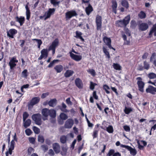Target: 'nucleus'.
Returning a JSON list of instances; mask_svg holds the SVG:
<instances>
[{"label": "nucleus", "mask_w": 156, "mask_h": 156, "mask_svg": "<svg viewBox=\"0 0 156 156\" xmlns=\"http://www.w3.org/2000/svg\"><path fill=\"white\" fill-rule=\"evenodd\" d=\"M130 20V16L128 15L123 20H120L116 21L115 23L117 26L119 27H126L129 23Z\"/></svg>", "instance_id": "1"}, {"label": "nucleus", "mask_w": 156, "mask_h": 156, "mask_svg": "<svg viewBox=\"0 0 156 156\" xmlns=\"http://www.w3.org/2000/svg\"><path fill=\"white\" fill-rule=\"evenodd\" d=\"M41 117V115L39 113L33 114L31 116L32 120L34 121L35 123L39 126L42 124Z\"/></svg>", "instance_id": "2"}, {"label": "nucleus", "mask_w": 156, "mask_h": 156, "mask_svg": "<svg viewBox=\"0 0 156 156\" xmlns=\"http://www.w3.org/2000/svg\"><path fill=\"white\" fill-rule=\"evenodd\" d=\"M78 15L77 13L75 10L68 11L65 13V18L66 20H70L72 17L76 16Z\"/></svg>", "instance_id": "3"}, {"label": "nucleus", "mask_w": 156, "mask_h": 156, "mask_svg": "<svg viewBox=\"0 0 156 156\" xmlns=\"http://www.w3.org/2000/svg\"><path fill=\"white\" fill-rule=\"evenodd\" d=\"M138 80L137 84L138 85V89L141 92H143L144 91V88L145 85L144 83L142 81V78L140 77L136 78Z\"/></svg>", "instance_id": "4"}, {"label": "nucleus", "mask_w": 156, "mask_h": 156, "mask_svg": "<svg viewBox=\"0 0 156 156\" xmlns=\"http://www.w3.org/2000/svg\"><path fill=\"white\" fill-rule=\"evenodd\" d=\"M120 147H121L125 148L130 151V154L133 155H135L136 154V150L133 148L132 147L128 145L121 144Z\"/></svg>", "instance_id": "5"}, {"label": "nucleus", "mask_w": 156, "mask_h": 156, "mask_svg": "<svg viewBox=\"0 0 156 156\" xmlns=\"http://www.w3.org/2000/svg\"><path fill=\"white\" fill-rule=\"evenodd\" d=\"M101 19L102 18L101 16L99 15L97 16L96 22L97 25V29L98 30H100L101 27Z\"/></svg>", "instance_id": "6"}, {"label": "nucleus", "mask_w": 156, "mask_h": 156, "mask_svg": "<svg viewBox=\"0 0 156 156\" xmlns=\"http://www.w3.org/2000/svg\"><path fill=\"white\" fill-rule=\"evenodd\" d=\"M103 40L104 42L108 46L109 48L115 50V49L111 46V40L110 38L106 37H104L103 39Z\"/></svg>", "instance_id": "7"}, {"label": "nucleus", "mask_w": 156, "mask_h": 156, "mask_svg": "<svg viewBox=\"0 0 156 156\" xmlns=\"http://www.w3.org/2000/svg\"><path fill=\"white\" fill-rule=\"evenodd\" d=\"M17 30L14 29L9 30V31L7 32V36L10 38H13L14 36L17 33Z\"/></svg>", "instance_id": "8"}, {"label": "nucleus", "mask_w": 156, "mask_h": 156, "mask_svg": "<svg viewBox=\"0 0 156 156\" xmlns=\"http://www.w3.org/2000/svg\"><path fill=\"white\" fill-rule=\"evenodd\" d=\"M146 91L147 93H150L152 94H154L156 92V88L152 86L149 85L146 89Z\"/></svg>", "instance_id": "9"}, {"label": "nucleus", "mask_w": 156, "mask_h": 156, "mask_svg": "<svg viewBox=\"0 0 156 156\" xmlns=\"http://www.w3.org/2000/svg\"><path fill=\"white\" fill-rule=\"evenodd\" d=\"M41 55L38 58V60H41L43 58H46L48 55L47 49H43L41 51Z\"/></svg>", "instance_id": "10"}, {"label": "nucleus", "mask_w": 156, "mask_h": 156, "mask_svg": "<svg viewBox=\"0 0 156 156\" xmlns=\"http://www.w3.org/2000/svg\"><path fill=\"white\" fill-rule=\"evenodd\" d=\"M55 8L51 9H48V11L45 12V14H46V16L45 17L44 20H45L49 18L51 15L54 13L55 11Z\"/></svg>", "instance_id": "11"}, {"label": "nucleus", "mask_w": 156, "mask_h": 156, "mask_svg": "<svg viewBox=\"0 0 156 156\" xmlns=\"http://www.w3.org/2000/svg\"><path fill=\"white\" fill-rule=\"evenodd\" d=\"M73 123V121L72 119H68L65 122V127L66 128H70L72 127Z\"/></svg>", "instance_id": "12"}, {"label": "nucleus", "mask_w": 156, "mask_h": 156, "mask_svg": "<svg viewBox=\"0 0 156 156\" xmlns=\"http://www.w3.org/2000/svg\"><path fill=\"white\" fill-rule=\"evenodd\" d=\"M70 55L72 59L77 62L80 61L82 58L81 55H75L72 52H70Z\"/></svg>", "instance_id": "13"}, {"label": "nucleus", "mask_w": 156, "mask_h": 156, "mask_svg": "<svg viewBox=\"0 0 156 156\" xmlns=\"http://www.w3.org/2000/svg\"><path fill=\"white\" fill-rule=\"evenodd\" d=\"M49 109L47 108H44L42 109L41 113L44 118H43L44 120L47 119V117L48 115Z\"/></svg>", "instance_id": "14"}, {"label": "nucleus", "mask_w": 156, "mask_h": 156, "mask_svg": "<svg viewBox=\"0 0 156 156\" xmlns=\"http://www.w3.org/2000/svg\"><path fill=\"white\" fill-rule=\"evenodd\" d=\"M53 148L56 154L58 153L60 151V147L59 144L57 143H54L52 144Z\"/></svg>", "instance_id": "15"}, {"label": "nucleus", "mask_w": 156, "mask_h": 156, "mask_svg": "<svg viewBox=\"0 0 156 156\" xmlns=\"http://www.w3.org/2000/svg\"><path fill=\"white\" fill-rule=\"evenodd\" d=\"M58 44V39H55L52 43L51 44L49 48V50H50L53 49H55L56 47Z\"/></svg>", "instance_id": "16"}, {"label": "nucleus", "mask_w": 156, "mask_h": 156, "mask_svg": "<svg viewBox=\"0 0 156 156\" xmlns=\"http://www.w3.org/2000/svg\"><path fill=\"white\" fill-rule=\"evenodd\" d=\"M75 83L76 86L79 89L83 87V84L82 80L79 78H77L75 80Z\"/></svg>", "instance_id": "17"}, {"label": "nucleus", "mask_w": 156, "mask_h": 156, "mask_svg": "<svg viewBox=\"0 0 156 156\" xmlns=\"http://www.w3.org/2000/svg\"><path fill=\"white\" fill-rule=\"evenodd\" d=\"M15 19L16 21L20 23V26H22L24 22L25 18L23 16H20L19 17L17 16L15 18Z\"/></svg>", "instance_id": "18"}, {"label": "nucleus", "mask_w": 156, "mask_h": 156, "mask_svg": "<svg viewBox=\"0 0 156 156\" xmlns=\"http://www.w3.org/2000/svg\"><path fill=\"white\" fill-rule=\"evenodd\" d=\"M40 99L38 97H35L33 98L31 100L29 105L30 106H33L35 104L38 103L40 101Z\"/></svg>", "instance_id": "19"}, {"label": "nucleus", "mask_w": 156, "mask_h": 156, "mask_svg": "<svg viewBox=\"0 0 156 156\" xmlns=\"http://www.w3.org/2000/svg\"><path fill=\"white\" fill-rule=\"evenodd\" d=\"M148 28V25L147 23H142L139 25V30L142 31L146 30Z\"/></svg>", "instance_id": "20"}, {"label": "nucleus", "mask_w": 156, "mask_h": 156, "mask_svg": "<svg viewBox=\"0 0 156 156\" xmlns=\"http://www.w3.org/2000/svg\"><path fill=\"white\" fill-rule=\"evenodd\" d=\"M48 115L52 118H55L56 116V111L53 109L49 110Z\"/></svg>", "instance_id": "21"}, {"label": "nucleus", "mask_w": 156, "mask_h": 156, "mask_svg": "<svg viewBox=\"0 0 156 156\" xmlns=\"http://www.w3.org/2000/svg\"><path fill=\"white\" fill-rule=\"evenodd\" d=\"M57 100L55 98L51 99L48 103V105L50 107H54L56 105Z\"/></svg>", "instance_id": "22"}, {"label": "nucleus", "mask_w": 156, "mask_h": 156, "mask_svg": "<svg viewBox=\"0 0 156 156\" xmlns=\"http://www.w3.org/2000/svg\"><path fill=\"white\" fill-rule=\"evenodd\" d=\"M28 3L25 6V8L26 9V15L27 17V19L29 20L30 16V10L28 8Z\"/></svg>", "instance_id": "23"}, {"label": "nucleus", "mask_w": 156, "mask_h": 156, "mask_svg": "<svg viewBox=\"0 0 156 156\" xmlns=\"http://www.w3.org/2000/svg\"><path fill=\"white\" fill-rule=\"evenodd\" d=\"M93 10V9L92 6L89 4L88 6L86 7L85 9V11L87 14L89 16Z\"/></svg>", "instance_id": "24"}, {"label": "nucleus", "mask_w": 156, "mask_h": 156, "mask_svg": "<svg viewBox=\"0 0 156 156\" xmlns=\"http://www.w3.org/2000/svg\"><path fill=\"white\" fill-rule=\"evenodd\" d=\"M76 36H75V37L80 39L83 41H84V39L81 36V35H82V33L81 32L76 31Z\"/></svg>", "instance_id": "25"}, {"label": "nucleus", "mask_w": 156, "mask_h": 156, "mask_svg": "<svg viewBox=\"0 0 156 156\" xmlns=\"http://www.w3.org/2000/svg\"><path fill=\"white\" fill-rule=\"evenodd\" d=\"M121 4L123 7L126 9H128L129 7V3L126 0H122L121 2Z\"/></svg>", "instance_id": "26"}, {"label": "nucleus", "mask_w": 156, "mask_h": 156, "mask_svg": "<svg viewBox=\"0 0 156 156\" xmlns=\"http://www.w3.org/2000/svg\"><path fill=\"white\" fill-rule=\"evenodd\" d=\"M154 33V36H156V25H154L151 28V30L149 33V35L151 36L152 34Z\"/></svg>", "instance_id": "27"}, {"label": "nucleus", "mask_w": 156, "mask_h": 156, "mask_svg": "<svg viewBox=\"0 0 156 156\" xmlns=\"http://www.w3.org/2000/svg\"><path fill=\"white\" fill-rule=\"evenodd\" d=\"M55 69L57 73H60L63 70V67L61 65H58L56 66L54 68Z\"/></svg>", "instance_id": "28"}, {"label": "nucleus", "mask_w": 156, "mask_h": 156, "mask_svg": "<svg viewBox=\"0 0 156 156\" xmlns=\"http://www.w3.org/2000/svg\"><path fill=\"white\" fill-rule=\"evenodd\" d=\"M23 122V126L25 128H26L30 125L31 123V120L30 119H28L27 120H26L25 122Z\"/></svg>", "instance_id": "29"}, {"label": "nucleus", "mask_w": 156, "mask_h": 156, "mask_svg": "<svg viewBox=\"0 0 156 156\" xmlns=\"http://www.w3.org/2000/svg\"><path fill=\"white\" fill-rule=\"evenodd\" d=\"M138 16L141 19H144L146 17V14L143 11H141L138 14Z\"/></svg>", "instance_id": "30"}, {"label": "nucleus", "mask_w": 156, "mask_h": 156, "mask_svg": "<svg viewBox=\"0 0 156 156\" xmlns=\"http://www.w3.org/2000/svg\"><path fill=\"white\" fill-rule=\"evenodd\" d=\"M73 71L71 70H67L64 74L65 76L66 77H69L73 74Z\"/></svg>", "instance_id": "31"}, {"label": "nucleus", "mask_w": 156, "mask_h": 156, "mask_svg": "<svg viewBox=\"0 0 156 156\" xmlns=\"http://www.w3.org/2000/svg\"><path fill=\"white\" fill-rule=\"evenodd\" d=\"M113 66L114 68L116 70H120L122 69V67L118 63H114Z\"/></svg>", "instance_id": "32"}, {"label": "nucleus", "mask_w": 156, "mask_h": 156, "mask_svg": "<svg viewBox=\"0 0 156 156\" xmlns=\"http://www.w3.org/2000/svg\"><path fill=\"white\" fill-rule=\"evenodd\" d=\"M60 141L63 144L66 143L67 141V137L66 136L63 135L60 137Z\"/></svg>", "instance_id": "33"}, {"label": "nucleus", "mask_w": 156, "mask_h": 156, "mask_svg": "<svg viewBox=\"0 0 156 156\" xmlns=\"http://www.w3.org/2000/svg\"><path fill=\"white\" fill-rule=\"evenodd\" d=\"M132 111V109L130 108H127L125 106L124 110V112L126 114H129Z\"/></svg>", "instance_id": "34"}, {"label": "nucleus", "mask_w": 156, "mask_h": 156, "mask_svg": "<svg viewBox=\"0 0 156 156\" xmlns=\"http://www.w3.org/2000/svg\"><path fill=\"white\" fill-rule=\"evenodd\" d=\"M59 116L60 118L63 120H65L68 118L67 115L63 113H61L60 114Z\"/></svg>", "instance_id": "35"}, {"label": "nucleus", "mask_w": 156, "mask_h": 156, "mask_svg": "<svg viewBox=\"0 0 156 156\" xmlns=\"http://www.w3.org/2000/svg\"><path fill=\"white\" fill-rule=\"evenodd\" d=\"M106 130L109 133H112L113 132V129L112 126H109L107 128Z\"/></svg>", "instance_id": "36"}, {"label": "nucleus", "mask_w": 156, "mask_h": 156, "mask_svg": "<svg viewBox=\"0 0 156 156\" xmlns=\"http://www.w3.org/2000/svg\"><path fill=\"white\" fill-rule=\"evenodd\" d=\"M148 76L150 79H154L156 78V74L153 73H151L148 74Z\"/></svg>", "instance_id": "37"}, {"label": "nucleus", "mask_w": 156, "mask_h": 156, "mask_svg": "<svg viewBox=\"0 0 156 156\" xmlns=\"http://www.w3.org/2000/svg\"><path fill=\"white\" fill-rule=\"evenodd\" d=\"M103 50L104 52L105 53V55H106L107 57V58H110V56L109 54V52L108 51H107V50L106 48H105V47L103 48Z\"/></svg>", "instance_id": "38"}, {"label": "nucleus", "mask_w": 156, "mask_h": 156, "mask_svg": "<svg viewBox=\"0 0 156 156\" xmlns=\"http://www.w3.org/2000/svg\"><path fill=\"white\" fill-rule=\"evenodd\" d=\"M29 116V114L26 112H23V122H25L26 119Z\"/></svg>", "instance_id": "39"}, {"label": "nucleus", "mask_w": 156, "mask_h": 156, "mask_svg": "<svg viewBox=\"0 0 156 156\" xmlns=\"http://www.w3.org/2000/svg\"><path fill=\"white\" fill-rule=\"evenodd\" d=\"M103 87L104 89L105 90L107 94H110V92L108 90H109L110 89V88L108 85H104L103 86Z\"/></svg>", "instance_id": "40"}, {"label": "nucleus", "mask_w": 156, "mask_h": 156, "mask_svg": "<svg viewBox=\"0 0 156 156\" xmlns=\"http://www.w3.org/2000/svg\"><path fill=\"white\" fill-rule=\"evenodd\" d=\"M33 41H37L38 43V48H40L41 45L42 44V41L41 40L38 39H32Z\"/></svg>", "instance_id": "41"}, {"label": "nucleus", "mask_w": 156, "mask_h": 156, "mask_svg": "<svg viewBox=\"0 0 156 156\" xmlns=\"http://www.w3.org/2000/svg\"><path fill=\"white\" fill-rule=\"evenodd\" d=\"M62 108H61V111L65 112H67V110L66 108V106L65 104L63 102L62 103Z\"/></svg>", "instance_id": "42"}, {"label": "nucleus", "mask_w": 156, "mask_h": 156, "mask_svg": "<svg viewBox=\"0 0 156 156\" xmlns=\"http://www.w3.org/2000/svg\"><path fill=\"white\" fill-rule=\"evenodd\" d=\"M33 129L36 134H38L40 132V130L39 128L36 126H34L33 127Z\"/></svg>", "instance_id": "43"}, {"label": "nucleus", "mask_w": 156, "mask_h": 156, "mask_svg": "<svg viewBox=\"0 0 156 156\" xmlns=\"http://www.w3.org/2000/svg\"><path fill=\"white\" fill-rule=\"evenodd\" d=\"M112 9L113 8H117V3L115 0H113L112 1Z\"/></svg>", "instance_id": "44"}, {"label": "nucleus", "mask_w": 156, "mask_h": 156, "mask_svg": "<svg viewBox=\"0 0 156 156\" xmlns=\"http://www.w3.org/2000/svg\"><path fill=\"white\" fill-rule=\"evenodd\" d=\"M115 151L114 149H111L109 150L108 153L107 154V156H111L114 154Z\"/></svg>", "instance_id": "45"}, {"label": "nucleus", "mask_w": 156, "mask_h": 156, "mask_svg": "<svg viewBox=\"0 0 156 156\" xmlns=\"http://www.w3.org/2000/svg\"><path fill=\"white\" fill-rule=\"evenodd\" d=\"M58 61V60H54L52 62H50L49 65L48 66V68H51L52 67L54 64L56 62Z\"/></svg>", "instance_id": "46"}, {"label": "nucleus", "mask_w": 156, "mask_h": 156, "mask_svg": "<svg viewBox=\"0 0 156 156\" xmlns=\"http://www.w3.org/2000/svg\"><path fill=\"white\" fill-rule=\"evenodd\" d=\"M27 70L25 69L22 72V75L23 77L26 78L27 76Z\"/></svg>", "instance_id": "47"}, {"label": "nucleus", "mask_w": 156, "mask_h": 156, "mask_svg": "<svg viewBox=\"0 0 156 156\" xmlns=\"http://www.w3.org/2000/svg\"><path fill=\"white\" fill-rule=\"evenodd\" d=\"M144 69L148 70L150 68L149 64L146 61L144 62Z\"/></svg>", "instance_id": "48"}, {"label": "nucleus", "mask_w": 156, "mask_h": 156, "mask_svg": "<svg viewBox=\"0 0 156 156\" xmlns=\"http://www.w3.org/2000/svg\"><path fill=\"white\" fill-rule=\"evenodd\" d=\"M37 139L38 141L41 143H43L44 141V139L42 136H39Z\"/></svg>", "instance_id": "49"}, {"label": "nucleus", "mask_w": 156, "mask_h": 156, "mask_svg": "<svg viewBox=\"0 0 156 156\" xmlns=\"http://www.w3.org/2000/svg\"><path fill=\"white\" fill-rule=\"evenodd\" d=\"M9 64L11 69H12L16 65V64L15 62H13L10 61L9 62Z\"/></svg>", "instance_id": "50"}, {"label": "nucleus", "mask_w": 156, "mask_h": 156, "mask_svg": "<svg viewBox=\"0 0 156 156\" xmlns=\"http://www.w3.org/2000/svg\"><path fill=\"white\" fill-rule=\"evenodd\" d=\"M41 148L42 150L44 152L47 151L48 149V146L45 145H43L41 146Z\"/></svg>", "instance_id": "51"}, {"label": "nucleus", "mask_w": 156, "mask_h": 156, "mask_svg": "<svg viewBox=\"0 0 156 156\" xmlns=\"http://www.w3.org/2000/svg\"><path fill=\"white\" fill-rule=\"evenodd\" d=\"M25 132L26 135L28 136H30L32 133V132L30 129H26Z\"/></svg>", "instance_id": "52"}, {"label": "nucleus", "mask_w": 156, "mask_h": 156, "mask_svg": "<svg viewBox=\"0 0 156 156\" xmlns=\"http://www.w3.org/2000/svg\"><path fill=\"white\" fill-rule=\"evenodd\" d=\"M123 128L124 130L126 132H129L130 131V128L129 126L127 125L124 126H123Z\"/></svg>", "instance_id": "53"}, {"label": "nucleus", "mask_w": 156, "mask_h": 156, "mask_svg": "<svg viewBox=\"0 0 156 156\" xmlns=\"http://www.w3.org/2000/svg\"><path fill=\"white\" fill-rule=\"evenodd\" d=\"M98 131L97 130H94L93 135V138H96L98 136Z\"/></svg>", "instance_id": "54"}, {"label": "nucleus", "mask_w": 156, "mask_h": 156, "mask_svg": "<svg viewBox=\"0 0 156 156\" xmlns=\"http://www.w3.org/2000/svg\"><path fill=\"white\" fill-rule=\"evenodd\" d=\"M88 72L93 76H94L95 75V72L93 69H89Z\"/></svg>", "instance_id": "55"}, {"label": "nucleus", "mask_w": 156, "mask_h": 156, "mask_svg": "<svg viewBox=\"0 0 156 156\" xmlns=\"http://www.w3.org/2000/svg\"><path fill=\"white\" fill-rule=\"evenodd\" d=\"M15 144V142L14 141V140H12L11 141L10 147L9 148H12V149H14Z\"/></svg>", "instance_id": "56"}, {"label": "nucleus", "mask_w": 156, "mask_h": 156, "mask_svg": "<svg viewBox=\"0 0 156 156\" xmlns=\"http://www.w3.org/2000/svg\"><path fill=\"white\" fill-rule=\"evenodd\" d=\"M95 85H96L95 83H94L92 82H91L90 83V89L91 90H93L94 88Z\"/></svg>", "instance_id": "57"}, {"label": "nucleus", "mask_w": 156, "mask_h": 156, "mask_svg": "<svg viewBox=\"0 0 156 156\" xmlns=\"http://www.w3.org/2000/svg\"><path fill=\"white\" fill-rule=\"evenodd\" d=\"M28 140H29V141L30 143H31L32 144H34L35 141V140L34 138L29 137L28 138Z\"/></svg>", "instance_id": "58"}, {"label": "nucleus", "mask_w": 156, "mask_h": 156, "mask_svg": "<svg viewBox=\"0 0 156 156\" xmlns=\"http://www.w3.org/2000/svg\"><path fill=\"white\" fill-rule=\"evenodd\" d=\"M61 2L60 1H55V2L53 3L52 4L53 6H58V7L59 6V4Z\"/></svg>", "instance_id": "59"}, {"label": "nucleus", "mask_w": 156, "mask_h": 156, "mask_svg": "<svg viewBox=\"0 0 156 156\" xmlns=\"http://www.w3.org/2000/svg\"><path fill=\"white\" fill-rule=\"evenodd\" d=\"M66 103L68 105H72V102L70 101V98H69L66 99Z\"/></svg>", "instance_id": "60"}, {"label": "nucleus", "mask_w": 156, "mask_h": 156, "mask_svg": "<svg viewBox=\"0 0 156 156\" xmlns=\"http://www.w3.org/2000/svg\"><path fill=\"white\" fill-rule=\"evenodd\" d=\"M93 97L95 99L98 100V96L97 95L96 91L93 92Z\"/></svg>", "instance_id": "61"}, {"label": "nucleus", "mask_w": 156, "mask_h": 156, "mask_svg": "<svg viewBox=\"0 0 156 156\" xmlns=\"http://www.w3.org/2000/svg\"><path fill=\"white\" fill-rule=\"evenodd\" d=\"M48 154L51 156H53L55 154L54 152L52 149H50L49 150Z\"/></svg>", "instance_id": "62"}, {"label": "nucleus", "mask_w": 156, "mask_h": 156, "mask_svg": "<svg viewBox=\"0 0 156 156\" xmlns=\"http://www.w3.org/2000/svg\"><path fill=\"white\" fill-rule=\"evenodd\" d=\"M13 62H17L18 61L16 59V58L15 57H13L10 61Z\"/></svg>", "instance_id": "63"}, {"label": "nucleus", "mask_w": 156, "mask_h": 156, "mask_svg": "<svg viewBox=\"0 0 156 156\" xmlns=\"http://www.w3.org/2000/svg\"><path fill=\"white\" fill-rule=\"evenodd\" d=\"M48 95L49 93H43L41 96V98H44L47 96Z\"/></svg>", "instance_id": "64"}]
</instances>
